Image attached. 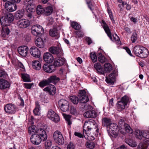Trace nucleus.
Returning a JSON list of instances; mask_svg holds the SVG:
<instances>
[{
  "mask_svg": "<svg viewBox=\"0 0 149 149\" xmlns=\"http://www.w3.org/2000/svg\"><path fill=\"white\" fill-rule=\"evenodd\" d=\"M48 131L46 128H40L35 131V134L31 135V140L34 144L39 145L42 141H46L47 138Z\"/></svg>",
  "mask_w": 149,
  "mask_h": 149,
  "instance_id": "f257e3e1",
  "label": "nucleus"
},
{
  "mask_svg": "<svg viewBox=\"0 0 149 149\" xmlns=\"http://www.w3.org/2000/svg\"><path fill=\"white\" fill-rule=\"evenodd\" d=\"M133 52L136 56L141 58L147 57L149 54L148 49L139 45H137L134 47Z\"/></svg>",
  "mask_w": 149,
  "mask_h": 149,
  "instance_id": "f03ea898",
  "label": "nucleus"
},
{
  "mask_svg": "<svg viewBox=\"0 0 149 149\" xmlns=\"http://www.w3.org/2000/svg\"><path fill=\"white\" fill-rule=\"evenodd\" d=\"M9 1H7L5 4V10L4 13V15L2 16L0 19L1 24L4 26L9 25Z\"/></svg>",
  "mask_w": 149,
  "mask_h": 149,
  "instance_id": "7ed1b4c3",
  "label": "nucleus"
},
{
  "mask_svg": "<svg viewBox=\"0 0 149 149\" xmlns=\"http://www.w3.org/2000/svg\"><path fill=\"white\" fill-rule=\"evenodd\" d=\"M94 67L96 69L97 73L104 75H105L104 72L109 73L112 70V65L109 63H106L104 64V70H103L102 67L98 63L94 64Z\"/></svg>",
  "mask_w": 149,
  "mask_h": 149,
  "instance_id": "20e7f679",
  "label": "nucleus"
},
{
  "mask_svg": "<svg viewBox=\"0 0 149 149\" xmlns=\"http://www.w3.org/2000/svg\"><path fill=\"white\" fill-rule=\"evenodd\" d=\"M95 124V121L93 119H90L88 121H86L84 125L83 134L85 133L87 135L89 134V131L93 128Z\"/></svg>",
  "mask_w": 149,
  "mask_h": 149,
  "instance_id": "39448f33",
  "label": "nucleus"
},
{
  "mask_svg": "<svg viewBox=\"0 0 149 149\" xmlns=\"http://www.w3.org/2000/svg\"><path fill=\"white\" fill-rule=\"evenodd\" d=\"M32 34L36 36H38L43 33L44 30L42 27L39 25L33 26L31 29Z\"/></svg>",
  "mask_w": 149,
  "mask_h": 149,
  "instance_id": "423d86ee",
  "label": "nucleus"
},
{
  "mask_svg": "<svg viewBox=\"0 0 149 149\" xmlns=\"http://www.w3.org/2000/svg\"><path fill=\"white\" fill-rule=\"evenodd\" d=\"M118 75V71L116 70H114L109 75V77H106V81L107 84L113 85L114 84V81Z\"/></svg>",
  "mask_w": 149,
  "mask_h": 149,
  "instance_id": "0eeeda50",
  "label": "nucleus"
},
{
  "mask_svg": "<svg viewBox=\"0 0 149 149\" xmlns=\"http://www.w3.org/2000/svg\"><path fill=\"white\" fill-rule=\"evenodd\" d=\"M54 140L59 144H63L64 143L63 137L61 132L58 131H56L53 134Z\"/></svg>",
  "mask_w": 149,
  "mask_h": 149,
  "instance_id": "6e6552de",
  "label": "nucleus"
},
{
  "mask_svg": "<svg viewBox=\"0 0 149 149\" xmlns=\"http://www.w3.org/2000/svg\"><path fill=\"white\" fill-rule=\"evenodd\" d=\"M84 90H80L78 92V96L79 97V102L81 103H85L88 102L89 99L88 96Z\"/></svg>",
  "mask_w": 149,
  "mask_h": 149,
  "instance_id": "1a4fd4ad",
  "label": "nucleus"
},
{
  "mask_svg": "<svg viewBox=\"0 0 149 149\" xmlns=\"http://www.w3.org/2000/svg\"><path fill=\"white\" fill-rule=\"evenodd\" d=\"M59 105L60 106L61 110L64 112L66 111L69 110V103L66 100L62 99L58 102Z\"/></svg>",
  "mask_w": 149,
  "mask_h": 149,
  "instance_id": "9d476101",
  "label": "nucleus"
},
{
  "mask_svg": "<svg viewBox=\"0 0 149 149\" xmlns=\"http://www.w3.org/2000/svg\"><path fill=\"white\" fill-rule=\"evenodd\" d=\"M48 117L55 123L59 121V117L58 115L52 109L49 110L47 114Z\"/></svg>",
  "mask_w": 149,
  "mask_h": 149,
  "instance_id": "9b49d317",
  "label": "nucleus"
},
{
  "mask_svg": "<svg viewBox=\"0 0 149 149\" xmlns=\"http://www.w3.org/2000/svg\"><path fill=\"white\" fill-rule=\"evenodd\" d=\"M136 136L137 138L140 140L142 137L149 139V132L147 131L137 130L136 132Z\"/></svg>",
  "mask_w": 149,
  "mask_h": 149,
  "instance_id": "f8f14e48",
  "label": "nucleus"
},
{
  "mask_svg": "<svg viewBox=\"0 0 149 149\" xmlns=\"http://www.w3.org/2000/svg\"><path fill=\"white\" fill-rule=\"evenodd\" d=\"M49 51L52 54H56L57 57L61 56L63 54L61 49L59 47H51L49 48Z\"/></svg>",
  "mask_w": 149,
  "mask_h": 149,
  "instance_id": "ddd939ff",
  "label": "nucleus"
},
{
  "mask_svg": "<svg viewBox=\"0 0 149 149\" xmlns=\"http://www.w3.org/2000/svg\"><path fill=\"white\" fill-rule=\"evenodd\" d=\"M17 24L19 27L22 28H25L29 26L30 24V22L28 20L23 19L18 21Z\"/></svg>",
  "mask_w": 149,
  "mask_h": 149,
  "instance_id": "4468645a",
  "label": "nucleus"
},
{
  "mask_svg": "<svg viewBox=\"0 0 149 149\" xmlns=\"http://www.w3.org/2000/svg\"><path fill=\"white\" fill-rule=\"evenodd\" d=\"M65 60L61 56L57 57L54 59L53 64L55 68L63 65L65 63Z\"/></svg>",
  "mask_w": 149,
  "mask_h": 149,
  "instance_id": "2eb2a0df",
  "label": "nucleus"
},
{
  "mask_svg": "<svg viewBox=\"0 0 149 149\" xmlns=\"http://www.w3.org/2000/svg\"><path fill=\"white\" fill-rule=\"evenodd\" d=\"M43 58L44 61L48 63L52 62L54 60L53 56L49 52L45 53L43 55Z\"/></svg>",
  "mask_w": 149,
  "mask_h": 149,
  "instance_id": "dca6fc26",
  "label": "nucleus"
},
{
  "mask_svg": "<svg viewBox=\"0 0 149 149\" xmlns=\"http://www.w3.org/2000/svg\"><path fill=\"white\" fill-rule=\"evenodd\" d=\"M31 55L34 57L39 58L40 56V52L38 49L35 47H33L30 49Z\"/></svg>",
  "mask_w": 149,
  "mask_h": 149,
  "instance_id": "f3484780",
  "label": "nucleus"
},
{
  "mask_svg": "<svg viewBox=\"0 0 149 149\" xmlns=\"http://www.w3.org/2000/svg\"><path fill=\"white\" fill-rule=\"evenodd\" d=\"M55 68L54 64L51 65L44 64L42 66L43 70L46 72L49 73L54 72L56 69Z\"/></svg>",
  "mask_w": 149,
  "mask_h": 149,
  "instance_id": "a211bd4d",
  "label": "nucleus"
},
{
  "mask_svg": "<svg viewBox=\"0 0 149 149\" xmlns=\"http://www.w3.org/2000/svg\"><path fill=\"white\" fill-rule=\"evenodd\" d=\"M28 49L29 48L27 46H23L18 48V51L21 55L25 57L27 55Z\"/></svg>",
  "mask_w": 149,
  "mask_h": 149,
  "instance_id": "6ab92c4d",
  "label": "nucleus"
},
{
  "mask_svg": "<svg viewBox=\"0 0 149 149\" xmlns=\"http://www.w3.org/2000/svg\"><path fill=\"white\" fill-rule=\"evenodd\" d=\"M43 91H44L48 92L51 95H54L56 93V88L54 85H50L49 86H47L43 89Z\"/></svg>",
  "mask_w": 149,
  "mask_h": 149,
  "instance_id": "aec40b11",
  "label": "nucleus"
},
{
  "mask_svg": "<svg viewBox=\"0 0 149 149\" xmlns=\"http://www.w3.org/2000/svg\"><path fill=\"white\" fill-rule=\"evenodd\" d=\"M84 115L85 117L87 118H94L96 117L97 114L94 110H88L86 112Z\"/></svg>",
  "mask_w": 149,
  "mask_h": 149,
  "instance_id": "412c9836",
  "label": "nucleus"
},
{
  "mask_svg": "<svg viewBox=\"0 0 149 149\" xmlns=\"http://www.w3.org/2000/svg\"><path fill=\"white\" fill-rule=\"evenodd\" d=\"M59 31L56 27L51 29L49 31V34L51 36L56 37L58 38L59 37Z\"/></svg>",
  "mask_w": 149,
  "mask_h": 149,
  "instance_id": "4be33fe9",
  "label": "nucleus"
},
{
  "mask_svg": "<svg viewBox=\"0 0 149 149\" xmlns=\"http://www.w3.org/2000/svg\"><path fill=\"white\" fill-rule=\"evenodd\" d=\"M35 43L36 46L40 48H43L44 47V42L41 38L38 37L35 40Z\"/></svg>",
  "mask_w": 149,
  "mask_h": 149,
  "instance_id": "5701e85b",
  "label": "nucleus"
},
{
  "mask_svg": "<svg viewBox=\"0 0 149 149\" xmlns=\"http://www.w3.org/2000/svg\"><path fill=\"white\" fill-rule=\"evenodd\" d=\"M102 125L103 127H105L108 129V127L111 123V119L108 118L104 117L102 118Z\"/></svg>",
  "mask_w": 149,
  "mask_h": 149,
  "instance_id": "b1692460",
  "label": "nucleus"
},
{
  "mask_svg": "<svg viewBox=\"0 0 149 149\" xmlns=\"http://www.w3.org/2000/svg\"><path fill=\"white\" fill-rule=\"evenodd\" d=\"M9 87V84L6 80L0 79V89H4Z\"/></svg>",
  "mask_w": 149,
  "mask_h": 149,
  "instance_id": "393cba45",
  "label": "nucleus"
},
{
  "mask_svg": "<svg viewBox=\"0 0 149 149\" xmlns=\"http://www.w3.org/2000/svg\"><path fill=\"white\" fill-rule=\"evenodd\" d=\"M47 79L49 84L50 83H53L55 84L60 80V78L56 75L51 76Z\"/></svg>",
  "mask_w": 149,
  "mask_h": 149,
  "instance_id": "a878e982",
  "label": "nucleus"
},
{
  "mask_svg": "<svg viewBox=\"0 0 149 149\" xmlns=\"http://www.w3.org/2000/svg\"><path fill=\"white\" fill-rule=\"evenodd\" d=\"M103 23V28L107 33L108 36L109 38L110 39L112 40V38L111 36V33L110 31V29L107 24L104 21H102Z\"/></svg>",
  "mask_w": 149,
  "mask_h": 149,
  "instance_id": "bb28decb",
  "label": "nucleus"
},
{
  "mask_svg": "<svg viewBox=\"0 0 149 149\" xmlns=\"http://www.w3.org/2000/svg\"><path fill=\"white\" fill-rule=\"evenodd\" d=\"M126 106L125 104L124 103L121 101H118L116 104L117 110L119 111L123 110Z\"/></svg>",
  "mask_w": 149,
  "mask_h": 149,
  "instance_id": "cd10ccee",
  "label": "nucleus"
},
{
  "mask_svg": "<svg viewBox=\"0 0 149 149\" xmlns=\"http://www.w3.org/2000/svg\"><path fill=\"white\" fill-rule=\"evenodd\" d=\"M149 144V141L146 139L142 143H140L138 147L139 149H146L147 148Z\"/></svg>",
  "mask_w": 149,
  "mask_h": 149,
  "instance_id": "c85d7f7f",
  "label": "nucleus"
},
{
  "mask_svg": "<svg viewBox=\"0 0 149 149\" xmlns=\"http://www.w3.org/2000/svg\"><path fill=\"white\" fill-rule=\"evenodd\" d=\"M53 11L52 7L50 6H48L44 8V15L46 16L50 15Z\"/></svg>",
  "mask_w": 149,
  "mask_h": 149,
  "instance_id": "c756f323",
  "label": "nucleus"
},
{
  "mask_svg": "<svg viewBox=\"0 0 149 149\" xmlns=\"http://www.w3.org/2000/svg\"><path fill=\"white\" fill-rule=\"evenodd\" d=\"M24 13V11L23 10H19L17 11L15 14V18L17 19H21L23 16Z\"/></svg>",
  "mask_w": 149,
  "mask_h": 149,
  "instance_id": "7c9ffc66",
  "label": "nucleus"
},
{
  "mask_svg": "<svg viewBox=\"0 0 149 149\" xmlns=\"http://www.w3.org/2000/svg\"><path fill=\"white\" fill-rule=\"evenodd\" d=\"M32 65L34 69L39 70L41 68V65L40 63L38 61H35L32 63Z\"/></svg>",
  "mask_w": 149,
  "mask_h": 149,
  "instance_id": "2f4dec72",
  "label": "nucleus"
},
{
  "mask_svg": "<svg viewBox=\"0 0 149 149\" xmlns=\"http://www.w3.org/2000/svg\"><path fill=\"white\" fill-rule=\"evenodd\" d=\"M130 100L131 99L129 96L127 95H125L121 98L120 101L124 103L126 105H127V104L130 102Z\"/></svg>",
  "mask_w": 149,
  "mask_h": 149,
  "instance_id": "473e14b6",
  "label": "nucleus"
},
{
  "mask_svg": "<svg viewBox=\"0 0 149 149\" xmlns=\"http://www.w3.org/2000/svg\"><path fill=\"white\" fill-rule=\"evenodd\" d=\"M36 12L38 15H44V8L41 5H38L36 9Z\"/></svg>",
  "mask_w": 149,
  "mask_h": 149,
  "instance_id": "72a5a7b5",
  "label": "nucleus"
},
{
  "mask_svg": "<svg viewBox=\"0 0 149 149\" xmlns=\"http://www.w3.org/2000/svg\"><path fill=\"white\" fill-rule=\"evenodd\" d=\"M49 82L48 79L43 80L39 83V86L42 88H43L45 86L49 84Z\"/></svg>",
  "mask_w": 149,
  "mask_h": 149,
  "instance_id": "f704fd0d",
  "label": "nucleus"
},
{
  "mask_svg": "<svg viewBox=\"0 0 149 149\" xmlns=\"http://www.w3.org/2000/svg\"><path fill=\"white\" fill-rule=\"evenodd\" d=\"M70 100L74 104H77L79 102V99L76 96H70Z\"/></svg>",
  "mask_w": 149,
  "mask_h": 149,
  "instance_id": "c9c22d12",
  "label": "nucleus"
},
{
  "mask_svg": "<svg viewBox=\"0 0 149 149\" xmlns=\"http://www.w3.org/2000/svg\"><path fill=\"white\" fill-rule=\"evenodd\" d=\"M97 57L98 60L100 62L103 63L105 62L106 58L101 53H99L98 54Z\"/></svg>",
  "mask_w": 149,
  "mask_h": 149,
  "instance_id": "e433bc0d",
  "label": "nucleus"
},
{
  "mask_svg": "<svg viewBox=\"0 0 149 149\" xmlns=\"http://www.w3.org/2000/svg\"><path fill=\"white\" fill-rule=\"evenodd\" d=\"M22 78L24 82H30L31 80L29 74H22Z\"/></svg>",
  "mask_w": 149,
  "mask_h": 149,
  "instance_id": "4c0bfd02",
  "label": "nucleus"
},
{
  "mask_svg": "<svg viewBox=\"0 0 149 149\" xmlns=\"http://www.w3.org/2000/svg\"><path fill=\"white\" fill-rule=\"evenodd\" d=\"M86 146L87 148L93 149L95 147V144L93 141L87 142L86 143Z\"/></svg>",
  "mask_w": 149,
  "mask_h": 149,
  "instance_id": "58836bf2",
  "label": "nucleus"
},
{
  "mask_svg": "<svg viewBox=\"0 0 149 149\" xmlns=\"http://www.w3.org/2000/svg\"><path fill=\"white\" fill-rule=\"evenodd\" d=\"M16 107L12 104H10V114H14L16 111Z\"/></svg>",
  "mask_w": 149,
  "mask_h": 149,
  "instance_id": "ea45409f",
  "label": "nucleus"
},
{
  "mask_svg": "<svg viewBox=\"0 0 149 149\" xmlns=\"http://www.w3.org/2000/svg\"><path fill=\"white\" fill-rule=\"evenodd\" d=\"M90 57L93 62L95 63L97 61V56L95 52H91L90 53Z\"/></svg>",
  "mask_w": 149,
  "mask_h": 149,
  "instance_id": "a19ab883",
  "label": "nucleus"
},
{
  "mask_svg": "<svg viewBox=\"0 0 149 149\" xmlns=\"http://www.w3.org/2000/svg\"><path fill=\"white\" fill-rule=\"evenodd\" d=\"M71 26L75 29L79 30L81 28V26L76 22H73L71 23Z\"/></svg>",
  "mask_w": 149,
  "mask_h": 149,
  "instance_id": "79ce46f5",
  "label": "nucleus"
},
{
  "mask_svg": "<svg viewBox=\"0 0 149 149\" xmlns=\"http://www.w3.org/2000/svg\"><path fill=\"white\" fill-rule=\"evenodd\" d=\"M16 3H11L10 1V12L14 11L16 10L17 6Z\"/></svg>",
  "mask_w": 149,
  "mask_h": 149,
  "instance_id": "37998d69",
  "label": "nucleus"
},
{
  "mask_svg": "<svg viewBox=\"0 0 149 149\" xmlns=\"http://www.w3.org/2000/svg\"><path fill=\"white\" fill-rule=\"evenodd\" d=\"M118 124V125L121 127H124L125 126V124H127L125 123V119L123 118L119 120Z\"/></svg>",
  "mask_w": 149,
  "mask_h": 149,
  "instance_id": "c03bdc74",
  "label": "nucleus"
},
{
  "mask_svg": "<svg viewBox=\"0 0 149 149\" xmlns=\"http://www.w3.org/2000/svg\"><path fill=\"white\" fill-rule=\"evenodd\" d=\"M124 127L127 132L130 134H132L133 133V130L128 124H125V126Z\"/></svg>",
  "mask_w": 149,
  "mask_h": 149,
  "instance_id": "a18cd8bd",
  "label": "nucleus"
},
{
  "mask_svg": "<svg viewBox=\"0 0 149 149\" xmlns=\"http://www.w3.org/2000/svg\"><path fill=\"white\" fill-rule=\"evenodd\" d=\"M64 117L68 125H70L72 124L70 120L71 118L70 115L65 114L64 116Z\"/></svg>",
  "mask_w": 149,
  "mask_h": 149,
  "instance_id": "49530a36",
  "label": "nucleus"
},
{
  "mask_svg": "<svg viewBox=\"0 0 149 149\" xmlns=\"http://www.w3.org/2000/svg\"><path fill=\"white\" fill-rule=\"evenodd\" d=\"M52 144V141L49 140H47L45 143V146L46 149H49Z\"/></svg>",
  "mask_w": 149,
  "mask_h": 149,
  "instance_id": "de8ad7c7",
  "label": "nucleus"
},
{
  "mask_svg": "<svg viewBox=\"0 0 149 149\" xmlns=\"http://www.w3.org/2000/svg\"><path fill=\"white\" fill-rule=\"evenodd\" d=\"M8 77V75L5 71L3 70L0 69V77L6 78Z\"/></svg>",
  "mask_w": 149,
  "mask_h": 149,
  "instance_id": "09e8293b",
  "label": "nucleus"
},
{
  "mask_svg": "<svg viewBox=\"0 0 149 149\" xmlns=\"http://www.w3.org/2000/svg\"><path fill=\"white\" fill-rule=\"evenodd\" d=\"M5 31L4 32V34H3V36L4 38H6V40L7 39L6 38L9 37V29L8 27L6 28L5 29Z\"/></svg>",
  "mask_w": 149,
  "mask_h": 149,
  "instance_id": "8fccbe9b",
  "label": "nucleus"
},
{
  "mask_svg": "<svg viewBox=\"0 0 149 149\" xmlns=\"http://www.w3.org/2000/svg\"><path fill=\"white\" fill-rule=\"evenodd\" d=\"M31 4L27 5V6L26 8L27 13H32V12L35 11V9L32 7H31Z\"/></svg>",
  "mask_w": 149,
  "mask_h": 149,
  "instance_id": "3c124183",
  "label": "nucleus"
},
{
  "mask_svg": "<svg viewBox=\"0 0 149 149\" xmlns=\"http://www.w3.org/2000/svg\"><path fill=\"white\" fill-rule=\"evenodd\" d=\"M137 34L136 33H134L131 37V39L132 42L134 43L137 40Z\"/></svg>",
  "mask_w": 149,
  "mask_h": 149,
  "instance_id": "603ef678",
  "label": "nucleus"
},
{
  "mask_svg": "<svg viewBox=\"0 0 149 149\" xmlns=\"http://www.w3.org/2000/svg\"><path fill=\"white\" fill-rule=\"evenodd\" d=\"M70 113L73 115L77 114V111L76 109L73 107H71L70 109Z\"/></svg>",
  "mask_w": 149,
  "mask_h": 149,
  "instance_id": "864d4df0",
  "label": "nucleus"
},
{
  "mask_svg": "<svg viewBox=\"0 0 149 149\" xmlns=\"http://www.w3.org/2000/svg\"><path fill=\"white\" fill-rule=\"evenodd\" d=\"M117 127L116 125L113 123H111L110 124L109 126L108 127V128L111 129V131H113L115 129V127Z\"/></svg>",
  "mask_w": 149,
  "mask_h": 149,
  "instance_id": "5fc2aeb1",
  "label": "nucleus"
},
{
  "mask_svg": "<svg viewBox=\"0 0 149 149\" xmlns=\"http://www.w3.org/2000/svg\"><path fill=\"white\" fill-rule=\"evenodd\" d=\"M75 146L73 143L70 142L67 146V149H74Z\"/></svg>",
  "mask_w": 149,
  "mask_h": 149,
  "instance_id": "6e6d98bb",
  "label": "nucleus"
},
{
  "mask_svg": "<svg viewBox=\"0 0 149 149\" xmlns=\"http://www.w3.org/2000/svg\"><path fill=\"white\" fill-rule=\"evenodd\" d=\"M84 134H82L80 132H75L74 133V135L75 136H77L79 138H83V137H85V136L84 135Z\"/></svg>",
  "mask_w": 149,
  "mask_h": 149,
  "instance_id": "4d7b16f0",
  "label": "nucleus"
},
{
  "mask_svg": "<svg viewBox=\"0 0 149 149\" xmlns=\"http://www.w3.org/2000/svg\"><path fill=\"white\" fill-rule=\"evenodd\" d=\"M54 23V20L53 18L52 17H49L47 19V24L48 25H50L53 24Z\"/></svg>",
  "mask_w": 149,
  "mask_h": 149,
  "instance_id": "13d9d810",
  "label": "nucleus"
},
{
  "mask_svg": "<svg viewBox=\"0 0 149 149\" xmlns=\"http://www.w3.org/2000/svg\"><path fill=\"white\" fill-rule=\"evenodd\" d=\"M33 85V84L32 83H24V87L27 89H30L31 88L32 85Z\"/></svg>",
  "mask_w": 149,
  "mask_h": 149,
  "instance_id": "bf43d9fd",
  "label": "nucleus"
},
{
  "mask_svg": "<svg viewBox=\"0 0 149 149\" xmlns=\"http://www.w3.org/2000/svg\"><path fill=\"white\" fill-rule=\"evenodd\" d=\"M40 108H35L33 111L34 114L36 115H38L40 113Z\"/></svg>",
  "mask_w": 149,
  "mask_h": 149,
  "instance_id": "052dcab7",
  "label": "nucleus"
},
{
  "mask_svg": "<svg viewBox=\"0 0 149 149\" xmlns=\"http://www.w3.org/2000/svg\"><path fill=\"white\" fill-rule=\"evenodd\" d=\"M9 104H8L4 107V110L6 113H9Z\"/></svg>",
  "mask_w": 149,
  "mask_h": 149,
  "instance_id": "680f3d73",
  "label": "nucleus"
},
{
  "mask_svg": "<svg viewBox=\"0 0 149 149\" xmlns=\"http://www.w3.org/2000/svg\"><path fill=\"white\" fill-rule=\"evenodd\" d=\"M33 1V0H24V3L27 5L31 4Z\"/></svg>",
  "mask_w": 149,
  "mask_h": 149,
  "instance_id": "e2e57ef3",
  "label": "nucleus"
},
{
  "mask_svg": "<svg viewBox=\"0 0 149 149\" xmlns=\"http://www.w3.org/2000/svg\"><path fill=\"white\" fill-rule=\"evenodd\" d=\"M76 34L78 35L79 37H83L84 34L82 32L80 31H77L76 32Z\"/></svg>",
  "mask_w": 149,
  "mask_h": 149,
  "instance_id": "0e129e2a",
  "label": "nucleus"
},
{
  "mask_svg": "<svg viewBox=\"0 0 149 149\" xmlns=\"http://www.w3.org/2000/svg\"><path fill=\"white\" fill-rule=\"evenodd\" d=\"M35 127L32 126L29 127V133H31L32 132H34V130H35Z\"/></svg>",
  "mask_w": 149,
  "mask_h": 149,
  "instance_id": "69168bd1",
  "label": "nucleus"
},
{
  "mask_svg": "<svg viewBox=\"0 0 149 149\" xmlns=\"http://www.w3.org/2000/svg\"><path fill=\"white\" fill-rule=\"evenodd\" d=\"M111 132V136L112 137L114 138H116L118 136V134L115 132L114 130L112 131Z\"/></svg>",
  "mask_w": 149,
  "mask_h": 149,
  "instance_id": "338daca9",
  "label": "nucleus"
},
{
  "mask_svg": "<svg viewBox=\"0 0 149 149\" xmlns=\"http://www.w3.org/2000/svg\"><path fill=\"white\" fill-rule=\"evenodd\" d=\"M86 40L88 42V45H90L92 42V40L90 37H86Z\"/></svg>",
  "mask_w": 149,
  "mask_h": 149,
  "instance_id": "774afa93",
  "label": "nucleus"
}]
</instances>
